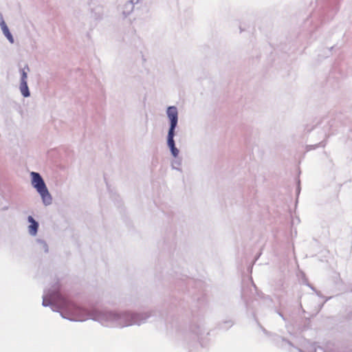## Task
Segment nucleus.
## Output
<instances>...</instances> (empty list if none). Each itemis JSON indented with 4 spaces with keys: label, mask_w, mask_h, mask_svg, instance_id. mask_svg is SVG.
Wrapping results in <instances>:
<instances>
[{
    "label": "nucleus",
    "mask_w": 352,
    "mask_h": 352,
    "mask_svg": "<svg viewBox=\"0 0 352 352\" xmlns=\"http://www.w3.org/2000/svg\"><path fill=\"white\" fill-rule=\"evenodd\" d=\"M167 115L170 120V126L168 134L167 144L171 151L172 155L176 157L179 154V150L175 147L173 138L175 135L174 131L177 126L178 119L177 108L175 107H169L167 109Z\"/></svg>",
    "instance_id": "1"
},
{
    "label": "nucleus",
    "mask_w": 352,
    "mask_h": 352,
    "mask_svg": "<svg viewBox=\"0 0 352 352\" xmlns=\"http://www.w3.org/2000/svg\"><path fill=\"white\" fill-rule=\"evenodd\" d=\"M73 320H77V321H82V320H85V318H82V317L76 316V317H75L74 318H73Z\"/></svg>",
    "instance_id": "8"
},
{
    "label": "nucleus",
    "mask_w": 352,
    "mask_h": 352,
    "mask_svg": "<svg viewBox=\"0 0 352 352\" xmlns=\"http://www.w3.org/2000/svg\"><path fill=\"white\" fill-rule=\"evenodd\" d=\"M28 221L31 223L29 226V232L32 235H36L38 227V223L31 216L28 217Z\"/></svg>",
    "instance_id": "3"
},
{
    "label": "nucleus",
    "mask_w": 352,
    "mask_h": 352,
    "mask_svg": "<svg viewBox=\"0 0 352 352\" xmlns=\"http://www.w3.org/2000/svg\"><path fill=\"white\" fill-rule=\"evenodd\" d=\"M1 28H2V30L4 33V34L6 35V36L8 38V39L11 42V43H13V38H12V34H10L6 24L5 23L4 21H2L1 23Z\"/></svg>",
    "instance_id": "4"
},
{
    "label": "nucleus",
    "mask_w": 352,
    "mask_h": 352,
    "mask_svg": "<svg viewBox=\"0 0 352 352\" xmlns=\"http://www.w3.org/2000/svg\"><path fill=\"white\" fill-rule=\"evenodd\" d=\"M75 309H76V312H78V311H81V309L80 308H75Z\"/></svg>",
    "instance_id": "9"
},
{
    "label": "nucleus",
    "mask_w": 352,
    "mask_h": 352,
    "mask_svg": "<svg viewBox=\"0 0 352 352\" xmlns=\"http://www.w3.org/2000/svg\"><path fill=\"white\" fill-rule=\"evenodd\" d=\"M64 300V306L66 309H67L68 307H74V305L73 304H71L69 302L67 301L65 299H63Z\"/></svg>",
    "instance_id": "7"
},
{
    "label": "nucleus",
    "mask_w": 352,
    "mask_h": 352,
    "mask_svg": "<svg viewBox=\"0 0 352 352\" xmlns=\"http://www.w3.org/2000/svg\"><path fill=\"white\" fill-rule=\"evenodd\" d=\"M32 177V185L41 195L42 199L45 205L52 202V197L48 192L45 184L41 175L35 172L31 173Z\"/></svg>",
    "instance_id": "2"
},
{
    "label": "nucleus",
    "mask_w": 352,
    "mask_h": 352,
    "mask_svg": "<svg viewBox=\"0 0 352 352\" xmlns=\"http://www.w3.org/2000/svg\"><path fill=\"white\" fill-rule=\"evenodd\" d=\"M20 90L24 97H28L30 96L27 82H21Z\"/></svg>",
    "instance_id": "5"
},
{
    "label": "nucleus",
    "mask_w": 352,
    "mask_h": 352,
    "mask_svg": "<svg viewBox=\"0 0 352 352\" xmlns=\"http://www.w3.org/2000/svg\"><path fill=\"white\" fill-rule=\"evenodd\" d=\"M27 78H28L27 73L24 70H22L21 82H23V81L27 82Z\"/></svg>",
    "instance_id": "6"
}]
</instances>
